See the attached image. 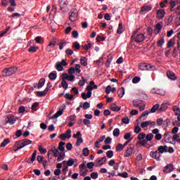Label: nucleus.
I'll return each mask as SVG.
<instances>
[{
  "instance_id": "f704fd0d",
  "label": "nucleus",
  "mask_w": 180,
  "mask_h": 180,
  "mask_svg": "<svg viewBox=\"0 0 180 180\" xmlns=\"http://www.w3.org/2000/svg\"><path fill=\"white\" fill-rule=\"evenodd\" d=\"M120 134V129H119V128H115L113 130V136L115 137H119Z\"/></svg>"
},
{
  "instance_id": "bf43d9fd",
  "label": "nucleus",
  "mask_w": 180,
  "mask_h": 180,
  "mask_svg": "<svg viewBox=\"0 0 180 180\" xmlns=\"http://www.w3.org/2000/svg\"><path fill=\"white\" fill-rule=\"evenodd\" d=\"M65 53L68 56H72L74 54V51H72L70 49H68L65 50Z\"/></svg>"
},
{
  "instance_id": "9b49d317",
  "label": "nucleus",
  "mask_w": 180,
  "mask_h": 180,
  "mask_svg": "<svg viewBox=\"0 0 180 180\" xmlns=\"http://www.w3.org/2000/svg\"><path fill=\"white\" fill-rule=\"evenodd\" d=\"M158 19H162L165 16V11L164 9H159L157 11Z\"/></svg>"
},
{
  "instance_id": "4d7b16f0",
  "label": "nucleus",
  "mask_w": 180,
  "mask_h": 180,
  "mask_svg": "<svg viewBox=\"0 0 180 180\" xmlns=\"http://www.w3.org/2000/svg\"><path fill=\"white\" fill-rule=\"evenodd\" d=\"M140 77H134L132 79L133 84H139L140 82Z\"/></svg>"
},
{
  "instance_id": "bb28decb",
  "label": "nucleus",
  "mask_w": 180,
  "mask_h": 180,
  "mask_svg": "<svg viewBox=\"0 0 180 180\" xmlns=\"http://www.w3.org/2000/svg\"><path fill=\"white\" fill-rule=\"evenodd\" d=\"M47 93L44 90L43 91H37V96L39 98H43V96H46Z\"/></svg>"
},
{
  "instance_id": "a878e982",
  "label": "nucleus",
  "mask_w": 180,
  "mask_h": 180,
  "mask_svg": "<svg viewBox=\"0 0 180 180\" xmlns=\"http://www.w3.org/2000/svg\"><path fill=\"white\" fill-rule=\"evenodd\" d=\"M117 94L119 98H123V96H124V89L123 87L119 89Z\"/></svg>"
},
{
  "instance_id": "09e8293b",
  "label": "nucleus",
  "mask_w": 180,
  "mask_h": 180,
  "mask_svg": "<svg viewBox=\"0 0 180 180\" xmlns=\"http://www.w3.org/2000/svg\"><path fill=\"white\" fill-rule=\"evenodd\" d=\"M83 123H84V124H85V126H86L88 127H91V121H89V120L84 119L83 120Z\"/></svg>"
},
{
  "instance_id": "774afa93",
  "label": "nucleus",
  "mask_w": 180,
  "mask_h": 180,
  "mask_svg": "<svg viewBox=\"0 0 180 180\" xmlns=\"http://www.w3.org/2000/svg\"><path fill=\"white\" fill-rule=\"evenodd\" d=\"M66 139H71V129H68L65 134Z\"/></svg>"
},
{
  "instance_id": "a19ab883",
  "label": "nucleus",
  "mask_w": 180,
  "mask_h": 180,
  "mask_svg": "<svg viewBox=\"0 0 180 180\" xmlns=\"http://www.w3.org/2000/svg\"><path fill=\"white\" fill-rule=\"evenodd\" d=\"M83 155L84 157H88V155H89V149H88V148H83Z\"/></svg>"
},
{
  "instance_id": "603ef678",
  "label": "nucleus",
  "mask_w": 180,
  "mask_h": 180,
  "mask_svg": "<svg viewBox=\"0 0 180 180\" xmlns=\"http://www.w3.org/2000/svg\"><path fill=\"white\" fill-rule=\"evenodd\" d=\"M113 155H114L113 150L107 151L106 156L108 157V158H112Z\"/></svg>"
},
{
  "instance_id": "79ce46f5",
  "label": "nucleus",
  "mask_w": 180,
  "mask_h": 180,
  "mask_svg": "<svg viewBox=\"0 0 180 180\" xmlns=\"http://www.w3.org/2000/svg\"><path fill=\"white\" fill-rule=\"evenodd\" d=\"M164 43H165V39H164V38H161L159 41H158L159 47H162V46H164Z\"/></svg>"
},
{
  "instance_id": "c756f323",
  "label": "nucleus",
  "mask_w": 180,
  "mask_h": 180,
  "mask_svg": "<svg viewBox=\"0 0 180 180\" xmlns=\"http://www.w3.org/2000/svg\"><path fill=\"white\" fill-rule=\"evenodd\" d=\"M155 29H157L158 33H160L162 29V22H158L155 26Z\"/></svg>"
},
{
  "instance_id": "4468645a",
  "label": "nucleus",
  "mask_w": 180,
  "mask_h": 180,
  "mask_svg": "<svg viewBox=\"0 0 180 180\" xmlns=\"http://www.w3.org/2000/svg\"><path fill=\"white\" fill-rule=\"evenodd\" d=\"M37 155V150H34V153L32 155V157L30 158V160H28L27 161V164H32L36 161V156Z\"/></svg>"
},
{
  "instance_id": "72a5a7b5",
  "label": "nucleus",
  "mask_w": 180,
  "mask_h": 180,
  "mask_svg": "<svg viewBox=\"0 0 180 180\" xmlns=\"http://www.w3.org/2000/svg\"><path fill=\"white\" fill-rule=\"evenodd\" d=\"M82 108H83L84 110H86V109H89V108H91V104L86 101L84 103L83 105H82Z\"/></svg>"
},
{
  "instance_id": "39448f33",
  "label": "nucleus",
  "mask_w": 180,
  "mask_h": 180,
  "mask_svg": "<svg viewBox=\"0 0 180 180\" xmlns=\"http://www.w3.org/2000/svg\"><path fill=\"white\" fill-rule=\"evenodd\" d=\"M69 19L71 22H75L78 19V10L72 8L70 12Z\"/></svg>"
},
{
  "instance_id": "c9c22d12",
  "label": "nucleus",
  "mask_w": 180,
  "mask_h": 180,
  "mask_svg": "<svg viewBox=\"0 0 180 180\" xmlns=\"http://www.w3.org/2000/svg\"><path fill=\"white\" fill-rule=\"evenodd\" d=\"M74 96H75V95H74V94H68V93H67V94L65 95V99H68L69 101H72V99L74 98Z\"/></svg>"
},
{
  "instance_id": "a18cd8bd",
  "label": "nucleus",
  "mask_w": 180,
  "mask_h": 180,
  "mask_svg": "<svg viewBox=\"0 0 180 180\" xmlns=\"http://www.w3.org/2000/svg\"><path fill=\"white\" fill-rule=\"evenodd\" d=\"M146 139V134L143 132H141L138 135V140H144Z\"/></svg>"
},
{
  "instance_id": "b1692460",
  "label": "nucleus",
  "mask_w": 180,
  "mask_h": 180,
  "mask_svg": "<svg viewBox=\"0 0 180 180\" xmlns=\"http://www.w3.org/2000/svg\"><path fill=\"white\" fill-rule=\"evenodd\" d=\"M159 108H160V105L155 104L152 107L149 113H155V112H157V110H158Z\"/></svg>"
},
{
  "instance_id": "dca6fc26",
  "label": "nucleus",
  "mask_w": 180,
  "mask_h": 180,
  "mask_svg": "<svg viewBox=\"0 0 180 180\" xmlns=\"http://www.w3.org/2000/svg\"><path fill=\"white\" fill-rule=\"evenodd\" d=\"M44 84H46V79H44V78L40 79L37 84H38L37 89H40L43 88V86H44Z\"/></svg>"
},
{
  "instance_id": "338daca9",
  "label": "nucleus",
  "mask_w": 180,
  "mask_h": 180,
  "mask_svg": "<svg viewBox=\"0 0 180 180\" xmlns=\"http://www.w3.org/2000/svg\"><path fill=\"white\" fill-rule=\"evenodd\" d=\"M26 110V108H25V106L22 105L18 108V112L19 113H24V112Z\"/></svg>"
},
{
  "instance_id": "c03bdc74",
  "label": "nucleus",
  "mask_w": 180,
  "mask_h": 180,
  "mask_svg": "<svg viewBox=\"0 0 180 180\" xmlns=\"http://www.w3.org/2000/svg\"><path fill=\"white\" fill-rule=\"evenodd\" d=\"M169 4H170V6L172 8H175V6L178 5V3H176V0H170L169 1Z\"/></svg>"
},
{
  "instance_id": "9d476101",
  "label": "nucleus",
  "mask_w": 180,
  "mask_h": 180,
  "mask_svg": "<svg viewBox=\"0 0 180 180\" xmlns=\"http://www.w3.org/2000/svg\"><path fill=\"white\" fill-rule=\"evenodd\" d=\"M133 150H134V147L129 146L127 150L125 151V153H124V157H126V158L130 157V155L133 154Z\"/></svg>"
},
{
  "instance_id": "473e14b6",
  "label": "nucleus",
  "mask_w": 180,
  "mask_h": 180,
  "mask_svg": "<svg viewBox=\"0 0 180 180\" xmlns=\"http://www.w3.org/2000/svg\"><path fill=\"white\" fill-rule=\"evenodd\" d=\"M122 122L124 123V124H129V123H130V119H129V117L125 116L122 117Z\"/></svg>"
},
{
  "instance_id": "20e7f679",
  "label": "nucleus",
  "mask_w": 180,
  "mask_h": 180,
  "mask_svg": "<svg viewBox=\"0 0 180 180\" xmlns=\"http://www.w3.org/2000/svg\"><path fill=\"white\" fill-rule=\"evenodd\" d=\"M94 90V87L91 85L87 86L86 91H88L87 94L85 92L82 93V98L84 101H86L88 98L92 96V91Z\"/></svg>"
},
{
  "instance_id": "58836bf2",
  "label": "nucleus",
  "mask_w": 180,
  "mask_h": 180,
  "mask_svg": "<svg viewBox=\"0 0 180 180\" xmlns=\"http://www.w3.org/2000/svg\"><path fill=\"white\" fill-rule=\"evenodd\" d=\"M61 85L63 89H68V83H67V81L63 80L61 82Z\"/></svg>"
},
{
  "instance_id": "5701e85b",
  "label": "nucleus",
  "mask_w": 180,
  "mask_h": 180,
  "mask_svg": "<svg viewBox=\"0 0 180 180\" xmlns=\"http://www.w3.org/2000/svg\"><path fill=\"white\" fill-rule=\"evenodd\" d=\"M80 64H82V65H83L84 67H86V65H88V62L86 60V58L82 56L80 58Z\"/></svg>"
},
{
  "instance_id": "6e6d98bb",
  "label": "nucleus",
  "mask_w": 180,
  "mask_h": 180,
  "mask_svg": "<svg viewBox=\"0 0 180 180\" xmlns=\"http://www.w3.org/2000/svg\"><path fill=\"white\" fill-rule=\"evenodd\" d=\"M157 124L158 126H162L164 124V120L162 118H158L157 120Z\"/></svg>"
},
{
  "instance_id": "37998d69",
  "label": "nucleus",
  "mask_w": 180,
  "mask_h": 180,
  "mask_svg": "<svg viewBox=\"0 0 180 180\" xmlns=\"http://www.w3.org/2000/svg\"><path fill=\"white\" fill-rule=\"evenodd\" d=\"M146 139L147 141H151V140L154 139V135L153 134H148V135H146Z\"/></svg>"
},
{
  "instance_id": "69168bd1",
  "label": "nucleus",
  "mask_w": 180,
  "mask_h": 180,
  "mask_svg": "<svg viewBox=\"0 0 180 180\" xmlns=\"http://www.w3.org/2000/svg\"><path fill=\"white\" fill-rule=\"evenodd\" d=\"M51 86H53L51 85V82H48L47 83V86L46 87V89H44L45 92L47 94V92H49V89H50V88H51Z\"/></svg>"
},
{
  "instance_id": "680f3d73",
  "label": "nucleus",
  "mask_w": 180,
  "mask_h": 180,
  "mask_svg": "<svg viewBox=\"0 0 180 180\" xmlns=\"http://www.w3.org/2000/svg\"><path fill=\"white\" fill-rule=\"evenodd\" d=\"M98 176V172H92L91 174V178L92 179H97Z\"/></svg>"
},
{
  "instance_id": "3c124183",
  "label": "nucleus",
  "mask_w": 180,
  "mask_h": 180,
  "mask_svg": "<svg viewBox=\"0 0 180 180\" xmlns=\"http://www.w3.org/2000/svg\"><path fill=\"white\" fill-rule=\"evenodd\" d=\"M132 103L134 108H139L140 106V101L139 100H134Z\"/></svg>"
},
{
  "instance_id": "f3484780",
  "label": "nucleus",
  "mask_w": 180,
  "mask_h": 180,
  "mask_svg": "<svg viewBox=\"0 0 180 180\" xmlns=\"http://www.w3.org/2000/svg\"><path fill=\"white\" fill-rule=\"evenodd\" d=\"M167 75L168 78H169L170 79H173V81H175V79H176V77H175V73H174V72L172 71H167Z\"/></svg>"
},
{
  "instance_id": "ea45409f",
  "label": "nucleus",
  "mask_w": 180,
  "mask_h": 180,
  "mask_svg": "<svg viewBox=\"0 0 180 180\" xmlns=\"http://www.w3.org/2000/svg\"><path fill=\"white\" fill-rule=\"evenodd\" d=\"M82 143H84V139H82V137L77 139V142H76L77 147H79V146H81V144H82Z\"/></svg>"
},
{
  "instance_id": "e433bc0d",
  "label": "nucleus",
  "mask_w": 180,
  "mask_h": 180,
  "mask_svg": "<svg viewBox=\"0 0 180 180\" xmlns=\"http://www.w3.org/2000/svg\"><path fill=\"white\" fill-rule=\"evenodd\" d=\"M39 50V47L37 46H31L29 49L28 51L29 53H36Z\"/></svg>"
},
{
  "instance_id": "4be33fe9",
  "label": "nucleus",
  "mask_w": 180,
  "mask_h": 180,
  "mask_svg": "<svg viewBox=\"0 0 180 180\" xmlns=\"http://www.w3.org/2000/svg\"><path fill=\"white\" fill-rule=\"evenodd\" d=\"M64 158H65V153L60 152L58 156V159H57L58 162H60V161H63Z\"/></svg>"
},
{
  "instance_id": "5fc2aeb1",
  "label": "nucleus",
  "mask_w": 180,
  "mask_h": 180,
  "mask_svg": "<svg viewBox=\"0 0 180 180\" xmlns=\"http://www.w3.org/2000/svg\"><path fill=\"white\" fill-rule=\"evenodd\" d=\"M118 176H122V178H128L129 174L127 172L119 173Z\"/></svg>"
},
{
  "instance_id": "052dcab7",
  "label": "nucleus",
  "mask_w": 180,
  "mask_h": 180,
  "mask_svg": "<svg viewBox=\"0 0 180 180\" xmlns=\"http://www.w3.org/2000/svg\"><path fill=\"white\" fill-rule=\"evenodd\" d=\"M82 136V134L81 131H78L76 134L73 135L74 139H80Z\"/></svg>"
},
{
  "instance_id": "393cba45",
  "label": "nucleus",
  "mask_w": 180,
  "mask_h": 180,
  "mask_svg": "<svg viewBox=\"0 0 180 180\" xmlns=\"http://www.w3.org/2000/svg\"><path fill=\"white\" fill-rule=\"evenodd\" d=\"M118 34H122L123 33V24L122 22L119 23L118 29L117 30Z\"/></svg>"
},
{
  "instance_id": "2eb2a0df",
  "label": "nucleus",
  "mask_w": 180,
  "mask_h": 180,
  "mask_svg": "<svg viewBox=\"0 0 180 180\" xmlns=\"http://www.w3.org/2000/svg\"><path fill=\"white\" fill-rule=\"evenodd\" d=\"M8 120L6 121V123H10V124H15V117L12 115H7Z\"/></svg>"
},
{
  "instance_id": "49530a36",
  "label": "nucleus",
  "mask_w": 180,
  "mask_h": 180,
  "mask_svg": "<svg viewBox=\"0 0 180 180\" xmlns=\"http://www.w3.org/2000/svg\"><path fill=\"white\" fill-rule=\"evenodd\" d=\"M124 148V146L122 143H118V145L116 146L115 150L116 151H120Z\"/></svg>"
},
{
  "instance_id": "de8ad7c7",
  "label": "nucleus",
  "mask_w": 180,
  "mask_h": 180,
  "mask_svg": "<svg viewBox=\"0 0 180 180\" xmlns=\"http://www.w3.org/2000/svg\"><path fill=\"white\" fill-rule=\"evenodd\" d=\"M167 104H162L159 108L160 112H164V110H167Z\"/></svg>"
},
{
  "instance_id": "864d4df0",
  "label": "nucleus",
  "mask_w": 180,
  "mask_h": 180,
  "mask_svg": "<svg viewBox=\"0 0 180 180\" xmlns=\"http://www.w3.org/2000/svg\"><path fill=\"white\" fill-rule=\"evenodd\" d=\"M53 153V157H55L56 158H57V157H58L59 154H60V150L56 149L55 150H53L52 152Z\"/></svg>"
},
{
  "instance_id": "ddd939ff",
  "label": "nucleus",
  "mask_w": 180,
  "mask_h": 180,
  "mask_svg": "<svg viewBox=\"0 0 180 180\" xmlns=\"http://www.w3.org/2000/svg\"><path fill=\"white\" fill-rule=\"evenodd\" d=\"M151 9H153V6L145 5L141 8V12H150V11H151Z\"/></svg>"
},
{
  "instance_id": "a211bd4d",
  "label": "nucleus",
  "mask_w": 180,
  "mask_h": 180,
  "mask_svg": "<svg viewBox=\"0 0 180 180\" xmlns=\"http://www.w3.org/2000/svg\"><path fill=\"white\" fill-rule=\"evenodd\" d=\"M158 154V150H155V151H151L150 153V156L152 158H155V160H157L158 161H160V157L157 158V155Z\"/></svg>"
},
{
  "instance_id": "f8f14e48",
  "label": "nucleus",
  "mask_w": 180,
  "mask_h": 180,
  "mask_svg": "<svg viewBox=\"0 0 180 180\" xmlns=\"http://www.w3.org/2000/svg\"><path fill=\"white\" fill-rule=\"evenodd\" d=\"M158 151L160 153V154H163V153H168V146H160L158 148Z\"/></svg>"
},
{
  "instance_id": "7c9ffc66",
  "label": "nucleus",
  "mask_w": 180,
  "mask_h": 180,
  "mask_svg": "<svg viewBox=\"0 0 180 180\" xmlns=\"http://www.w3.org/2000/svg\"><path fill=\"white\" fill-rule=\"evenodd\" d=\"M75 162V161L74 160V159L69 158V160L66 162V165H68V167H72L74 165Z\"/></svg>"
},
{
  "instance_id": "aec40b11",
  "label": "nucleus",
  "mask_w": 180,
  "mask_h": 180,
  "mask_svg": "<svg viewBox=\"0 0 180 180\" xmlns=\"http://www.w3.org/2000/svg\"><path fill=\"white\" fill-rule=\"evenodd\" d=\"M20 143L22 145V147H26V146L32 144V141H30V139L21 140Z\"/></svg>"
},
{
  "instance_id": "e2e57ef3",
  "label": "nucleus",
  "mask_w": 180,
  "mask_h": 180,
  "mask_svg": "<svg viewBox=\"0 0 180 180\" xmlns=\"http://www.w3.org/2000/svg\"><path fill=\"white\" fill-rule=\"evenodd\" d=\"M75 70H76L77 74H79V72H81V65L79 64H77L75 68Z\"/></svg>"
},
{
  "instance_id": "6e6552de",
  "label": "nucleus",
  "mask_w": 180,
  "mask_h": 180,
  "mask_svg": "<svg viewBox=\"0 0 180 180\" xmlns=\"http://www.w3.org/2000/svg\"><path fill=\"white\" fill-rule=\"evenodd\" d=\"M65 2H67V0H59L60 11L63 12H67V11H68L67 6H64L65 5Z\"/></svg>"
},
{
  "instance_id": "8fccbe9b",
  "label": "nucleus",
  "mask_w": 180,
  "mask_h": 180,
  "mask_svg": "<svg viewBox=\"0 0 180 180\" xmlns=\"http://www.w3.org/2000/svg\"><path fill=\"white\" fill-rule=\"evenodd\" d=\"M38 150L41 153V154H46V153H47V149L43 148L41 146H39Z\"/></svg>"
},
{
  "instance_id": "7ed1b4c3",
  "label": "nucleus",
  "mask_w": 180,
  "mask_h": 180,
  "mask_svg": "<svg viewBox=\"0 0 180 180\" xmlns=\"http://www.w3.org/2000/svg\"><path fill=\"white\" fill-rule=\"evenodd\" d=\"M131 40L133 41H136V43H142L143 40H146V36H144V34L140 33L138 34H132L131 37Z\"/></svg>"
},
{
  "instance_id": "f257e3e1",
  "label": "nucleus",
  "mask_w": 180,
  "mask_h": 180,
  "mask_svg": "<svg viewBox=\"0 0 180 180\" xmlns=\"http://www.w3.org/2000/svg\"><path fill=\"white\" fill-rule=\"evenodd\" d=\"M16 71H18V67L13 66L11 68H4L2 70L1 74L3 77H11V75H13Z\"/></svg>"
},
{
  "instance_id": "c85d7f7f",
  "label": "nucleus",
  "mask_w": 180,
  "mask_h": 180,
  "mask_svg": "<svg viewBox=\"0 0 180 180\" xmlns=\"http://www.w3.org/2000/svg\"><path fill=\"white\" fill-rule=\"evenodd\" d=\"M147 139H143L142 141H139L136 143V146H143L145 147H147L146 144H147Z\"/></svg>"
},
{
  "instance_id": "4c0bfd02",
  "label": "nucleus",
  "mask_w": 180,
  "mask_h": 180,
  "mask_svg": "<svg viewBox=\"0 0 180 180\" xmlns=\"http://www.w3.org/2000/svg\"><path fill=\"white\" fill-rule=\"evenodd\" d=\"M150 123V121H145L141 124V127H142V129H145V127H148Z\"/></svg>"
},
{
  "instance_id": "f03ea898",
  "label": "nucleus",
  "mask_w": 180,
  "mask_h": 180,
  "mask_svg": "<svg viewBox=\"0 0 180 180\" xmlns=\"http://www.w3.org/2000/svg\"><path fill=\"white\" fill-rule=\"evenodd\" d=\"M139 68L141 71H154L155 70V66L151 64L140 63Z\"/></svg>"
},
{
  "instance_id": "412c9836",
  "label": "nucleus",
  "mask_w": 180,
  "mask_h": 180,
  "mask_svg": "<svg viewBox=\"0 0 180 180\" xmlns=\"http://www.w3.org/2000/svg\"><path fill=\"white\" fill-rule=\"evenodd\" d=\"M110 108L112 112H119L122 109V108L116 106V103L112 104Z\"/></svg>"
},
{
  "instance_id": "1a4fd4ad",
  "label": "nucleus",
  "mask_w": 180,
  "mask_h": 180,
  "mask_svg": "<svg viewBox=\"0 0 180 180\" xmlns=\"http://www.w3.org/2000/svg\"><path fill=\"white\" fill-rule=\"evenodd\" d=\"M174 171V165L169 164L164 167L163 172H172Z\"/></svg>"
},
{
  "instance_id": "13d9d810",
  "label": "nucleus",
  "mask_w": 180,
  "mask_h": 180,
  "mask_svg": "<svg viewBox=\"0 0 180 180\" xmlns=\"http://www.w3.org/2000/svg\"><path fill=\"white\" fill-rule=\"evenodd\" d=\"M73 47L76 49V50H79V49H81V45H79V43L78 42H74L73 43Z\"/></svg>"
},
{
  "instance_id": "2f4dec72",
  "label": "nucleus",
  "mask_w": 180,
  "mask_h": 180,
  "mask_svg": "<svg viewBox=\"0 0 180 180\" xmlns=\"http://www.w3.org/2000/svg\"><path fill=\"white\" fill-rule=\"evenodd\" d=\"M9 143H11L9 139H6L3 141V143H1L0 147H6L7 144H9Z\"/></svg>"
},
{
  "instance_id": "0e129e2a",
  "label": "nucleus",
  "mask_w": 180,
  "mask_h": 180,
  "mask_svg": "<svg viewBox=\"0 0 180 180\" xmlns=\"http://www.w3.org/2000/svg\"><path fill=\"white\" fill-rule=\"evenodd\" d=\"M105 144H110L112 143V138L110 136L107 137L105 140L104 141Z\"/></svg>"
},
{
  "instance_id": "0eeeda50",
  "label": "nucleus",
  "mask_w": 180,
  "mask_h": 180,
  "mask_svg": "<svg viewBox=\"0 0 180 180\" xmlns=\"http://www.w3.org/2000/svg\"><path fill=\"white\" fill-rule=\"evenodd\" d=\"M67 65V62L65 60L63 59L60 62H57L55 65V67L58 71H63L64 70L63 67Z\"/></svg>"
},
{
  "instance_id": "6ab92c4d",
  "label": "nucleus",
  "mask_w": 180,
  "mask_h": 180,
  "mask_svg": "<svg viewBox=\"0 0 180 180\" xmlns=\"http://www.w3.org/2000/svg\"><path fill=\"white\" fill-rule=\"evenodd\" d=\"M63 113V110H60L57 112H56L52 117H51L49 119H57V117H59V116H61Z\"/></svg>"
},
{
  "instance_id": "423d86ee",
  "label": "nucleus",
  "mask_w": 180,
  "mask_h": 180,
  "mask_svg": "<svg viewBox=\"0 0 180 180\" xmlns=\"http://www.w3.org/2000/svg\"><path fill=\"white\" fill-rule=\"evenodd\" d=\"M176 44H177V49L180 50V44L178 40L175 38H172L169 39L167 42V49H171V47H174Z\"/></svg>"
},
{
  "instance_id": "cd10ccee",
  "label": "nucleus",
  "mask_w": 180,
  "mask_h": 180,
  "mask_svg": "<svg viewBox=\"0 0 180 180\" xmlns=\"http://www.w3.org/2000/svg\"><path fill=\"white\" fill-rule=\"evenodd\" d=\"M49 79H51V81H54V79H56V78H57V73H54V72H51L49 75Z\"/></svg>"
}]
</instances>
